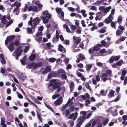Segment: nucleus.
Returning <instances> with one entry per match:
<instances>
[{"mask_svg":"<svg viewBox=\"0 0 127 127\" xmlns=\"http://www.w3.org/2000/svg\"><path fill=\"white\" fill-rule=\"evenodd\" d=\"M22 48V46H19L15 49L14 51V52L16 54L15 59L16 60L18 59V57L23 52V50L21 49Z\"/></svg>","mask_w":127,"mask_h":127,"instance_id":"1","label":"nucleus"},{"mask_svg":"<svg viewBox=\"0 0 127 127\" xmlns=\"http://www.w3.org/2000/svg\"><path fill=\"white\" fill-rule=\"evenodd\" d=\"M61 85L60 83L57 82L55 79H53L51 80V83L49 84V86H52L54 89H55L58 88Z\"/></svg>","mask_w":127,"mask_h":127,"instance_id":"2","label":"nucleus"},{"mask_svg":"<svg viewBox=\"0 0 127 127\" xmlns=\"http://www.w3.org/2000/svg\"><path fill=\"white\" fill-rule=\"evenodd\" d=\"M15 37V36L14 35H10L7 37L5 41V45H7L8 43L10 42Z\"/></svg>","mask_w":127,"mask_h":127,"instance_id":"3","label":"nucleus"},{"mask_svg":"<svg viewBox=\"0 0 127 127\" xmlns=\"http://www.w3.org/2000/svg\"><path fill=\"white\" fill-rule=\"evenodd\" d=\"M18 75L19 79L22 82L24 81L26 79V76H24L22 73L21 72H18Z\"/></svg>","mask_w":127,"mask_h":127,"instance_id":"4","label":"nucleus"},{"mask_svg":"<svg viewBox=\"0 0 127 127\" xmlns=\"http://www.w3.org/2000/svg\"><path fill=\"white\" fill-rule=\"evenodd\" d=\"M7 47L10 52H12L14 51L15 49V48L14 47V44H13V42H11Z\"/></svg>","mask_w":127,"mask_h":127,"instance_id":"5","label":"nucleus"},{"mask_svg":"<svg viewBox=\"0 0 127 127\" xmlns=\"http://www.w3.org/2000/svg\"><path fill=\"white\" fill-rule=\"evenodd\" d=\"M41 21V19L39 17H36L33 20L32 23L33 24H35L37 25L40 23Z\"/></svg>","mask_w":127,"mask_h":127,"instance_id":"6","label":"nucleus"},{"mask_svg":"<svg viewBox=\"0 0 127 127\" xmlns=\"http://www.w3.org/2000/svg\"><path fill=\"white\" fill-rule=\"evenodd\" d=\"M62 102L63 99L61 96L56 100L55 102V104L56 105H59L62 103Z\"/></svg>","mask_w":127,"mask_h":127,"instance_id":"7","label":"nucleus"},{"mask_svg":"<svg viewBox=\"0 0 127 127\" xmlns=\"http://www.w3.org/2000/svg\"><path fill=\"white\" fill-rule=\"evenodd\" d=\"M51 70V67L49 66H47L44 71H42V74H45L50 72Z\"/></svg>","mask_w":127,"mask_h":127,"instance_id":"8","label":"nucleus"},{"mask_svg":"<svg viewBox=\"0 0 127 127\" xmlns=\"http://www.w3.org/2000/svg\"><path fill=\"white\" fill-rule=\"evenodd\" d=\"M42 13L44 16L46 15L44 17H46L48 18H50L51 17V14L48 13V11L47 10L42 12Z\"/></svg>","mask_w":127,"mask_h":127,"instance_id":"9","label":"nucleus"},{"mask_svg":"<svg viewBox=\"0 0 127 127\" xmlns=\"http://www.w3.org/2000/svg\"><path fill=\"white\" fill-rule=\"evenodd\" d=\"M40 18L42 20L44 24H46L48 23L49 22V19L50 18H48L46 17L40 16Z\"/></svg>","mask_w":127,"mask_h":127,"instance_id":"10","label":"nucleus"},{"mask_svg":"<svg viewBox=\"0 0 127 127\" xmlns=\"http://www.w3.org/2000/svg\"><path fill=\"white\" fill-rule=\"evenodd\" d=\"M8 22V20H6V17L4 15L2 17L1 21V23H2L3 25H5V24Z\"/></svg>","mask_w":127,"mask_h":127,"instance_id":"11","label":"nucleus"},{"mask_svg":"<svg viewBox=\"0 0 127 127\" xmlns=\"http://www.w3.org/2000/svg\"><path fill=\"white\" fill-rule=\"evenodd\" d=\"M0 59H1V62L2 64H5L6 63V61L5 60L4 57L3 55L1 54H0Z\"/></svg>","mask_w":127,"mask_h":127,"instance_id":"12","label":"nucleus"},{"mask_svg":"<svg viewBox=\"0 0 127 127\" xmlns=\"http://www.w3.org/2000/svg\"><path fill=\"white\" fill-rule=\"evenodd\" d=\"M111 8V7L110 6L104 8L103 10V12L104 13H107L110 10Z\"/></svg>","mask_w":127,"mask_h":127,"instance_id":"13","label":"nucleus"},{"mask_svg":"<svg viewBox=\"0 0 127 127\" xmlns=\"http://www.w3.org/2000/svg\"><path fill=\"white\" fill-rule=\"evenodd\" d=\"M86 119V117L84 116H80L79 117L78 119L80 120L79 122H81L82 123H83L85 120Z\"/></svg>","mask_w":127,"mask_h":127,"instance_id":"14","label":"nucleus"},{"mask_svg":"<svg viewBox=\"0 0 127 127\" xmlns=\"http://www.w3.org/2000/svg\"><path fill=\"white\" fill-rule=\"evenodd\" d=\"M35 55L34 54H32L29 57V59L31 61H33L35 58Z\"/></svg>","mask_w":127,"mask_h":127,"instance_id":"15","label":"nucleus"},{"mask_svg":"<svg viewBox=\"0 0 127 127\" xmlns=\"http://www.w3.org/2000/svg\"><path fill=\"white\" fill-rule=\"evenodd\" d=\"M74 86V84L73 82H71L69 84V87L70 89V92H72Z\"/></svg>","mask_w":127,"mask_h":127,"instance_id":"16","label":"nucleus"},{"mask_svg":"<svg viewBox=\"0 0 127 127\" xmlns=\"http://www.w3.org/2000/svg\"><path fill=\"white\" fill-rule=\"evenodd\" d=\"M101 43L102 45L104 47H106L107 45L108 44H108L107 47H108L109 45V42H107L106 43L105 41L104 40H102L101 41Z\"/></svg>","mask_w":127,"mask_h":127,"instance_id":"17","label":"nucleus"},{"mask_svg":"<svg viewBox=\"0 0 127 127\" xmlns=\"http://www.w3.org/2000/svg\"><path fill=\"white\" fill-rule=\"evenodd\" d=\"M92 67V64H87L85 66L86 67V70H90Z\"/></svg>","mask_w":127,"mask_h":127,"instance_id":"18","label":"nucleus"},{"mask_svg":"<svg viewBox=\"0 0 127 127\" xmlns=\"http://www.w3.org/2000/svg\"><path fill=\"white\" fill-rule=\"evenodd\" d=\"M114 91L113 90H111V91L109 92V94H108V97H109L110 96L111 97H112L114 94Z\"/></svg>","mask_w":127,"mask_h":127,"instance_id":"19","label":"nucleus"},{"mask_svg":"<svg viewBox=\"0 0 127 127\" xmlns=\"http://www.w3.org/2000/svg\"><path fill=\"white\" fill-rule=\"evenodd\" d=\"M58 50L62 52L63 51V48H64L63 46L61 44H60L58 45Z\"/></svg>","mask_w":127,"mask_h":127,"instance_id":"20","label":"nucleus"},{"mask_svg":"<svg viewBox=\"0 0 127 127\" xmlns=\"http://www.w3.org/2000/svg\"><path fill=\"white\" fill-rule=\"evenodd\" d=\"M60 95H61L58 94H54L52 96V98L53 99H55L58 97Z\"/></svg>","mask_w":127,"mask_h":127,"instance_id":"21","label":"nucleus"},{"mask_svg":"<svg viewBox=\"0 0 127 127\" xmlns=\"http://www.w3.org/2000/svg\"><path fill=\"white\" fill-rule=\"evenodd\" d=\"M70 113V112L69 109H66L65 110V116L66 117H67L68 115Z\"/></svg>","mask_w":127,"mask_h":127,"instance_id":"22","label":"nucleus"},{"mask_svg":"<svg viewBox=\"0 0 127 127\" xmlns=\"http://www.w3.org/2000/svg\"><path fill=\"white\" fill-rule=\"evenodd\" d=\"M62 10L61 8L57 7L56 9V11L58 14H60Z\"/></svg>","mask_w":127,"mask_h":127,"instance_id":"23","label":"nucleus"},{"mask_svg":"<svg viewBox=\"0 0 127 127\" xmlns=\"http://www.w3.org/2000/svg\"><path fill=\"white\" fill-rule=\"evenodd\" d=\"M114 58V56H112L110 57L108 60L109 61L110 63H112L113 62Z\"/></svg>","mask_w":127,"mask_h":127,"instance_id":"24","label":"nucleus"},{"mask_svg":"<svg viewBox=\"0 0 127 127\" xmlns=\"http://www.w3.org/2000/svg\"><path fill=\"white\" fill-rule=\"evenodd\" d=\"M123 61L121 60H120L118 62H116V64L117 65L120 66L122 64V63L123 62Z\"/></svg>","mask_w":127,"mask_h":127,"instance_id":"25","label":"nucleus"},{"mask_svg":"<svg viewBox=\"0 0 127 127\" xmlns=\"http://www.w3.org/2000/svg\"><path fill=\"white\" fill-rule=\"evenodd\" d=\"M112 21V20H109L107 18L105 20V22L106 24H108L111 23Z\"/></svg>","mask_w":127,"mask_h":127,"instance_id":"26","label":"nucleus"},{"mask_svg":"<svg viewBox=\"0 0 127 127\" xmlns=\"http://www.w3.org/2000/svg\"><path fill=\"white\" fill-rule=\"evenodd\" d=\"M13 22V21L11 20L10 21L6 23L5 27L6 28L7 27L9 26Z\"/></svg>","mask_w":127,"mask_h":127,"instance_id":"27","label":"nucleus"},{"mask_svg":"<svg viewBox=\"0 0 127 127\" xmlns=\"http://www.w3.org/2000/svg\"><path fill=\"white\" fill-rule=\"evenodd\" d=\"M56 61V59L54 58H49V62L51 63H53Z\"/></svg>","mask_w":127,"mask_h":127,"instance_id":"28","label":"nucleus"},{"mask_svg":"<svg viewBox=\"0 0 127 127\" xmlns=\"http://www.w3.org/2000/svg\"><path fill=\"white\" fill-rule=\"evenodd\" d=\"M57 38V37H56L55 36H54L53 37V38L52 39V41L53 43H55L56 42V41H57V42L58 41L59 38L58 39V38Z\"/></svg>","mask_w":127,"mask_h":127,"instance_id":"29","label":"nucleus"},{"mask_svg":"<svg viewBox=\"0 0 127 127\" xmlns=\"http://www.w3.org/2000/svg\"><path fill=\"white\" fill-rule=\"evenodd\" d=\"M100 93L101 95L102 96L105 95H106V93H105L104 91L102 90H101Z\"/></svg>","mask_w":127,"mask_h":127,"instance_id":"30","label":"nucleus"},{"mask_svg":"<svg viewBox=\"0 0 127 127\" xmlns=\"http://www.w3.org/2000/svg\"><path fill=\"white\" fill-rule=\"evenodd\" d=\"M29 49V47L28 46H26L24 48L23 51L24 53H27Z\"/></svg>","mask_w":127,"mask_h":127,"instance_id":"31","label":"nucleus"},{"mask_svg":"<svg viewBox=\"0 0 127 127\" xmlns=\"http://www.w3.org/2000/svg\"><path fill=\"white\" fill-rule=\"evenodd\" d=\"M109 121L108 119H105L103 122L102 124L104 126L106 125L108 123Z\"/></svg>","mask_w":127,"mask_h":127,"instance_id":"32","label":"nucleus"},{"mask_svg":"<svg viewBox=\"0 0 127 127\" xmlns=\"http://www.w3.org/2000/svg\"><path fill=\"white\" fill-rule=\"evenodd\" d=\"M85 85L86 87L88 89L91 90V87L89 86V83L88 82H86L85 84Z\"/></svg>","mask_w":127,"mask_h":127,"instance_id":"33","label":"nucleus"},{"mask_svg":"<svg viewBox=\"0 0 127 127\" xmlns=\"http://www.w3.org/2000/svg\"><path fill=\"white\" fill-rule=\"evenodd\" d=\"M100 49L97 46H94L93 48V50L94 51H99Z\"/></svg>","mask_w":127,"mask_h":127,"instance_id":"34","label":"nucleus"},{"mask_svg":"<svg viewBox=\"0 0 127 127\" xmlns=\"http://www.w3.org/2000/svg\"><path fill=\"white\" fill-rule=\"evenodd\" d=\"M61 77L62 78L64 79H66L67 78V75L64 74H62L61 75Z\"/></svg>","mask_w":127,"mask_h":127,"instance_id":"35","label":"nucleus"},{"mask_svg":"<svg viewBox=\"0 0 127 127\" xmlns=\"http://www.w3.org/2000/svg\"><path fill=\"white\" fill-rule=\"evenodd\" d=\"M71 29L73 31H74L76 30V27L75 26L73 25H70Z\"/></svg>","mask_w":127,"mask_h":127,"instance_id":"36","label":"nucleus"},{"mask_svg":"<svg viewBox=\"0 0 127 127\" xmlns=\"http://www.w3.org/2000/svg\"><path fill=\"white\" fill-rule=\"evenodd\" d=\"M114 60L115 61H118L120 58V56H114Z\"/></svg>","mask_w":127,"mask_h":127,"instance_id":"37","label":"nucleus"},{"mask_svg":"<svg viewBox=\"0 0 127 127\" xmlns=\"http://www.w3.org/2000/svg\"><path fill=\"white\" fill-rule=\"evenodd\" d=\"M106 73L107 75H110L112 74L111 71L110 70H108L106 71Z\"/></svg>","mask_w":127,"mask_h":127,"instance_id":"38","label":"nucleus"},{"mask_svg":"<svg viewBox=\"0 0 127 127\" xmlns=\"http://www.w3.org/2000/svg\"><path fill=\"white\" fill-rule=\"evenodd\" d=\"M79 58L82 60H83L85 59V58L84 56L82 54H79Z\"/></svg>","mask_w":127,"mask_h":127,"instance_id":"39","label":"nucleus"},{"mask_svg":"<svg viewBox=\"0 0 127 127\" xmlns=\"http://www.w3.org/2000/svg\"><path fill=\"white\" fill-rule=\"evenodd\" d=\"M80 113L81 114H82L83 115V116H84L86 117V114H87L86 111H81L80 112Z\"/></svg>","mask_w":127,"mask_h":127,"instance_id":"40","label":"nucleus"},{"mask_svg":"<svg viewBox=\"0 0 127 127\" xmlns=\"http://www.w3.org/2000/svg\"><path fill=\"white\" fill-rule=\"evenodd\" d=\"M19 43L20 41H19L16 40L14 42H13V44L17 46L19 45Z\"/></svg>","mask_w":127,"mask_h":127,"instance_id":"41","label":"nucleus"},{"mask_svg":"<svg viewBox=\"0 0 127 127\" xmlns=\"http://www.w3.org/2000/svg\"><path fill=\"white\" fill-rule=\"evenodd\" d=\"M36 25L35 24H33V25H31V28L32 30L33 31V32H34L35 30V27L36 26Z\"/></svg>","mask_w":127,"mask_h":127,"instance_id":"42","label":"nucleus"},{"mask_svg":"<svg viewBox=\"0 0 127 127\" xmlns=\"http://www.w3.org/2000/svg\"><path fill=\"white\" fill-rule=\"evenodd\" d=\"M36 64L37 67H40L42 66L43 63L42 62H38V63H36Z\"/></svg>","mask_w":127,"mask_h":127,"instance_id":"43","label":"nucleus"},{"mask_svg":"<svg viewBox=\"0 0 127 127\" xmlns=\"http://www.w3.org/2000/svg\"><path fill=\"white\" fill-rule=\"evenodd\" d=\"M107 77V75L106 73H103L102 75L100 77L102 79L103 78Z\"/></svg>","mask_w":127,"mask_h":127,"instance_id":"44","label":"nucleus"},{"mask_svg":"<svg viewBox=\"0 0 127 127\" xmlns=\"http://www.w3.org/2000/svg\"><path fill=\"white\" fill-rule=\"evenodd\" d=\"M42 35V33L41 32H38L36 33V36L37 37H38L41 36Z\"/></svg>","mask_w":127,"mask_h":127,"instance_id":"45","label":"nucleus"},{"mask_svg":"<svg viewBox=\"0 0 127 127\" xmlns=\"http://www.w3.org/2000/svg\"><path fill=\"white\" fill-rule=\"evenodd\" d=\"M122 17L121 16H119L118 18V23H120L121 22L122 20Z\"/></svg>","mask_w":127,"mask_h":127,"instance_id":"46","label":"nucleus"},{"mask_svg":"<svg viewBox=\"0 0 127 127\" xmlns=\"http://www.w3.org/2000/svg\"><path fill=\"white\" fill-rule=\"evenodd\" d=\"M82 123L80 122H79L76 124V127H80L81 126L82 124Z\"/></svg>","mask_w":127,"mask_h":127,"instance_id":"47","label":"nucleus"},{"mask_svg":"<svg viewBox=\"0 0 127 127\" xmlns=\"http://www.w3.org/2000/svg\"><path fill=\"white\" fill-rule=\"evenodd\" d=\"M74 116V113H72L70 114L69 116L68 117V118L69 119H71Z\"/></svg>","mask_w":127,"mask_h":127,"instance_id":"48","label":"nucleus"},{"mask_svg":"<svg viewBox=\"0 0 127 127\" xmlns=\"http://www.w3.org/2000/svg\"><path fill=\"white\" fill-rule=\"evenodd\" d=\"M96 121L95 120L92 123L91 127H94L96 123Z\"/></svg>","mask_w":127,"mask_h":127,"instance_id":"49","label":"nucleus"},{"mask_svg":"<svg viewBox=\"0 0 127 127\" xmlns=\"http://www.w3.org/2000/svg\"><path fill=\"white\" fill-rule=\"evenodd\" d=\"M67 8L70 11H74L75 10L73 8L71 7H68Z\"/></svg>","mask_w":127,"mask_h":127,"instance_id":"50","label":"nucleus"},{"mask_svg":"<svg viewBox=\"0 0 127 127\" xmlns=\"http://www.w3.org/2000/svg\"><path fill=\"white\" fill-rule=\"evenodd\" d=\"M92 114V113L91 112L89 113L87 115L86 117V119H88L90 118Z\"/></svg>","mask_w":127,"mask_h":127,"instance_id":"51","label":"nucleus"},{"mask_svg":"<svg viewBox=\"0 0 127 127\" xmlns=\"http://www.w3.org/2000/svg\"><path fill=\"white\" fill-rule=\"evenodd\" d=\"M97 26H93L90 29L91 30V31H93L95 29H97Z\"/></svg>","mask_w":127,"mask_h":127,"instance_id":"52","label":"nucleus"},{"mask_svg":"<svg viewBox=\"0 0 127 127\" xmlns=\"http://www.w3.org/2000/svg\"><path fill=\"white\" fill-rule=\"evenodd\" d=\"M117 109H116L114 110V111L113 112V116H115L117 115Z\"/></svg>","mask_w":127,"mask_h":127,"instance_id":"53","label":"nucleus"},{"mask_svg":"<svg viewBox=\"0 0 127 127\" xmlns=\"http://www.w3.org/2000/svg\"><path fill=\"white\" fill-rule=\"evenodd\" d=\"M32 29L30 28H28L27 29V31L29 32L30 34L32 33Z\"/></svg>","mask_w":127,"mask_h":127,"instance_id":"54","label":"nucleus"},{"mask_svg":"<svg viewBox=\"0 0 127 127\" xmlns=\"http://www.w3.org/2000/svg\"><path fill=\"white\" fill-rule=\"evenodd\" d=\"M33 62H32L29 63L28 65V67L30 68L33 67Z\"/></svg>","mask_w":127,"mask_h":127,"instance_id":"55","label":"nucleus"},{"mask_svg":"<svg viewBox=\"0 0 127 127\" xmlns=\"http://www.w3.org/2000/svg\"><path fill=\"white\" fill-rule=\"evenodd\" d=\"M121 33V32L119 30H117L116 32V34L117 35H120Z\"/></svg>","mask_w":127,"mask_h":127,"instance_id":"56","label":"nucleus"},{"mask_svg":"<svg viewBox=\"0 0 127 127\" xmlns=\"http://www.w3.org/2000/svg\"><path fill=\"white\" fill-rule=\"evenodd\" d=\"M122 119L124 121H126L127 119V116L124 115L122 116Z\"/></svg>","mask_w":127,"mask_h":127,"instance_id":"57","label":"nucleus"},{"mask_svg":"<svg viewBox=\"0 0 127 127\" xmlns=\"http://www.w3.org/2000/svg\"><path fill=\"white\" fill-rule=\"evenodd\" d=\"M64 41V43L66 45H68L69 44L70 41L69 40H65Z\"/></svg>","mask_w":127,"mask_h":127,"instance_id":"58","label":"nucleus"},{"mask_svg":"<svg viewBox=\"0 0 127 127\" xmlns=\"http://www.w3.org/2000/svg\"><path fill=\"white\" fill-rule=\"evenodd\" d=\"M94 51L93 50H92L91 48H90L89 50V53L90 54L93 53Z\"/></svg>","mask_w":127,"mask_h":127,"instance_id":"59","label":"nucleus"},{"mask_svg":"<svg viewBox=\"0 0 127 127\" xmlns=\"http://www.w3.org/2000/svg\"><path fill=\"white\" fill-rule=\"evenodd\" d=\"M46 106L51 111H52V112L54 111L53 108L50 106L48 105H46Z\"/></svg>","mask_w":127,"mask_h":127,"instance_id":"60","label":"nucleus"},{"mask_svg":"<svg viewBox=\"0 0 127 127\" xmlns=\"http://www.w3.org/2000/svg\"><path fill=\"white\" fill-rule=\"evenodd\" d=\"M71 65L70 64H68L67 65L66 68L67 69H71Z\"/></svg>","mask_w":127,"mask_h":127,"instance_id":"61","label":"nucleus"},{"mask_svg":"<svg viewBox=\"0 0 127 127\" xmlns=\"http://www.w3.org/2000/svg\"><path fill=\"white\" fill-rule=\"evenodd\" d=\"M69 60V58H66L64 59V62L66 64H67L68 63Z\"/></svg>","mask_w":127,"mask_h":127,"instance_id":"62","label":"nucleus"},{"mask_svg":"<svg viewBox=\"0 0 127 127\" xmlns=\"http://www.w3.org/2000/svg\"><path fill=\"white\" fill-rule=\"evenodd\" d=\"M36 5L38 6V7L39 8H42L43 7L41 3H39L37 2Z\"/></svg>","mask_w":127,"mask_h":127,"instance_id":"63","label":"nucleus"},{"mask_svg":"<svg viewBox=\"0 0 127 127\" xmlns=\"http://www.w3.org/2000/svg\"><path fill=\"white\" fill-rule=\"evenodd\" d=\"M116 24L115 22L113 21L111 22V25L112 27H113L115 26Z\"/></svg>","mask_w":127,"mask_h":127,"instance_id":"64","label":"nucleus"}]
</instances>
